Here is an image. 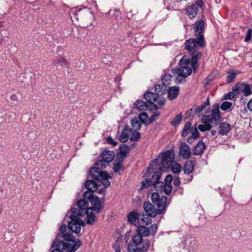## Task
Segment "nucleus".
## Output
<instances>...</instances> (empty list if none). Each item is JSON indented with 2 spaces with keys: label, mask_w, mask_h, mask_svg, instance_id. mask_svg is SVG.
<instances>
[{
  "label": "nucleus",
  "mask_w": 252,
  "mask_h": 252,
  "mask_svg": "<svg viewBox=\"0 0 252 252\" xmlns=\"http://www.w3.org/2000/svg\"><path fill=\"white\" fill-rule=\"evenodd\" d=\"M77 205L79 210L73 209L72 215L70 216V221L68 222L67 228L75 234L80 233L81 226L85 225V222L81 219L80 217L84 216L86 214V221L87 223L92 224L95 221L96 218L92 212V208H88V203L85 199L79 200Z\"/></svg>",
  "instance_id": "1"
},
{
  "label": "nucleus",
  "mask_w": 252,
  "mask_h": 252,
  "mask_svg": "<svg viewBox=\"0 0 252 252\" xmlns=\"http://www.w3.org/2000/svg\"><path fill=\"white\" fill-rule=\"evenodd\" d=\"M60 230L64 239L69 242L64 243L59 240H56L53 245L54 248L52 252H62L63 251L65 250H66L65 252H75L81 245V242L79 240H75L73 239L72 237L73 232L68 230L66 226L62 225Z\"/></svg>",
  "instance_id": "2"
},
{
  "label": "nucleus",
  "mask_w": 252,
  "mask_h": 252,
  "mask_svg": "<svg viewBox=\"0 0 252 252\" xmlns=\"http://www.w3.org/2000/svg\"><path fill=\"white\" fill-rule=\"evenodd\" d=\"M108 162L101 159L98 161L94 167L90 170V175L94 179L100 180L102 185L105 188H108L110 185V182L108 179L113 176V173L108 174L105 172L101 171L100 170L106 168Z\"/></svg>",
  "instance_id": "3"
},
{
  "label": "nucleus",
  "mask_w": 252,
  "mask_h": 252,
  "mask_svg": "<svg viewBox=\"0 0 252 252\" xmlns=\"http://www.w3.org/2000/svg\"><path fill=\"white\" fill-rule=\"evenodd\" d=\"M161 176V172L160 171H157L152 175L151 179H145L142 182L141 187L139 190L145 189L148 186H154V189L157 191L161 190L162 189L164 192L167 195L170 194L172 190L171 185L164 184L163 182L158 181L159 179Z\"/></svg>",
  "instance_id": "4"
},
{
  "label": "nucleus",
  "mask_w": 252,
  "mask_h": 252,
  "mask_svg": "<svg viewBox=\"0 0 252 252\" xmlns=\"http://www.w3.org/2000/svg\"><path fill=\"white\" fill-rule=\"evenodd\" d=\"M191 73V68L190 67V60L187 58L186 57H183L180 62V67L177 69L172 70V73L174 76H177L176 81L180 82L181 80L179 79L180 77L184 78L188 77Z\"/></svg>",
  "instance_id": "5"
},
{
  "label": "nucleus",
  "mask_w": 252,
  "mask_h": 252,
  "mask_svg": "<svg viewBox=\"0 0 252 252\" xmlns=\"http://www.w3.org/2000/svg\"><path fill=\"white\" fill-rule=\"evenodd\" d=\"M142 236L138 233L134 235L129 243L128 251L130 252H136L139 250H143V252L147 251L149 248L150 243L149 241L142 242Z\"/></svg>",
  "instance_id": "6"
},
{
  "label": "nucleus",
  "mask_w": 252,
  "mask_h": 252,
  "mask_svg": "<svg viewBox=\"0 0 252 252\" xmlns=\"http://www.w3.org/2000/svg\"><path fill=\"white\" fill-rule=\"evenodd\" d=\"M205 43L203 35H199V36H197L195 39L190 38L186 40L185 43V48L191 55L195 54L199 52V48L204 46Z\"/></svg>",
  "instance_id": "7"
},
{
  "label": "nucleus",
  "mask_w": 252,
  "mask_h": 252,
  "mask_svg": "<svg viewBox=\"0 0 252 252\" xmlns=\"http://www.w3.org/2000/svg\"><path fill=\"white\" fill-rule=\"evenodd\" d=\"M175 155L173 150H169L164 152L161 155V159L160 164L159 165V171H165L169 169L170 165L173 162Z\"/></svg>",
  "instance_id": "8"
},
{
  "label": "nucleus",
  "mask_w": 252,
  "mask_h": 252,
  "mask_svg": "<svg viewBox=\"0 0 252 252\" xmlns=\"http://www.w3.org/2000/svg\"><path fill=\"white\" fill-rule=\"evenodd\" d=\"M84 198L89 200L92 207V211L94 210L96 213H99L103 208L101 202L98 197L94 195L91 191H86L84 194Z\"/></svg>",
  "instance_id": "9"
},
{
  "label": "nucleus",
  "mask_w": 252,
  "mask_h": 252,
  "mask_svg": "<svg viewBox=\"0 0 252 252\" xmlns=\"http://www.w3.org/2000/svg\"><path fill=\"white\" fill-rule=\"evenodd\" d=\"M151 199L153 202L158 207V213H162L166 206L167 197L162 196L159 198L158 193L154 192L152 194Z\"/></svg>",
  "instance_id": "10"
},
{
  "label": "nucleus",
  "mask_w": 252,
  "mask_h": 252,
  "mask_svg": "<svg viewBox=\"0 0 252 252\" xmlns=\"http://www.w3.org/2000/svg\"><path fill=\"white\" fill-rule=\"evenodd\" d=\"M220 118L219 105L216 103L214 104L212 106L211 116L207 115L204 116L202 118V121L203 123L209 122L213 123V120H214V121H218Z\"/></svg>",
  "instance_id": "11"
},
{
  "label": "nucleus",
  "mask_w": 252,
  "mask_h": 252,
  "mask_svg": "<svg viewBox=\"0 0 252 252\" xmlns=\"http://www.w3.org/2000/svg\"><path fill=\"white\" fill-rule=\"evenodd\" d=\"M191 150L189 147L185 142L181 143L179 149V155L183 158L188 159L191 157Z\"/></svg>",
  "instance_id": "12"
},
{
  "label": "nucleus",
  "mask_w": 252,
  "mask_h": 252,
  "mask_svg": "<svg viewBox=\"0 0 252 252\" xmlns=\"http://www.w3.org/2000/svg\"><path fill=\"white\" fill-rule=\"evenodd\" d=\"M143 208L147 215L151 217L154 218L157 214H161L158 213V207H157V210H156L154 206L149 202H146L144 203Z\"/></svg>",
  "instance_id": "13"
},
{
  "label": "nucleus",
  "mask_w": 252,
  "mask_h": 252,
  "mask_svg": "<svg viewBox=\"0 0 252 252\" xmlns=\"http://www.w3.org/2000/svg\"><path fill=\"white\" fill-rule=\"evenodd\" d=\"M209 99L208 97L206 101L204 103V104H202L201 106H198L196 105H193L192 107L190 109V111L189 112H192L194 111V113H198V114L204 111L205 113H207V110L209 108Z\"/></svg>",
  "instance_id": "14"
},
{
  "label": "nucleus",
  "mask_w": 252,
  "mask_h": 252,
  "mask_svg": "<svg viewBox=\"0 0 252 252\" xmlns=\"http://www.w3.org/2000/svg\"><path fill=\"white\" fill-rule=\"evenodd\" d=\"M95 180L97 181V182L91 180H89L86 182L85 186L86 188L88 189V190L87 191H91L93 193L94 191L97 190L98 186L102 185V182L100 180Z\"/></svg>",
  "instance_id": "15"
},
{
  "label": "nucleus",
  "mask_w": 252,
  "mask_h": 252,
  "mask_svg": "<svg viewBox=\"0 0 252 252\" xmlns=\"http://www.w3.org/2000/svg\"><path fill=\"white\" fill-rule=\"evenodd\" d=\"M186 13L189 19L194 18L197 13V7L195 4L188 5L185 8Z\"/></svg>",
  "instance_id": "16"
},
{
  "label": "nucleus",
  "mask_w": 252,
  "mask_h": 252,
  "mask_svg": "<svg viewBox=\"0 0 252 252\" xmlns=\"http://www.w3.org/2000/svg\"><path fill=\"white\" fill-rule=\"evenodd\" d=\"M129 152L128 146L126 145H122L120 147V152L117 155V158L120 160H123L126 157Z\"/></svg>",
  "instance_id": "17"
},
{
  "label": "nucleus",
  "mask_w": 252,
  "mask_h": 252,
  "mask_svg": "<svg viewBox=\"0 0 252 252\" xmlns=\"http://www.w3.org/2000/svg\"><path fill=\"white\" fill-rule=\"evenodd\" d=\"M101 159L106 161V162H111L115 157V153L113 151L109 150H105L102 152L100 155Z\"/></svg>",
  "instance_id": "18"
},
{
  "label": "nucleus",
  "mask_w": 252,
  "mask_h": 252,
  "mask_svg": "<svg viewBox=\"0 0 252 252\" xmlns=\"http://www.w3.org/2000/svg\"><path fill=\"white\" fill-rule=\"evenodd\" d=\"M131 132V129L128 128L127 126H126L119 136V140L122 142H126L129 138Z\"/></svg>",
  "instance_id": "19"
},
{
  "label": "nucleus",
  "mask_w": 252,
  "mask_h": 252,
  "mask_svg": "<svg viewBox=\"0 0 252 252\" xmlns=\"http://www.w3.org/2000/svg\"><path fill=\"white\" fill-rule=\"evenodd\" d=\"M205 149V144L202 141H199L194 147L193 154L196 156L200 155L202 154Z\"/></svg>",
  "instance_id": "20"
},
{
  "label": "nucleus",
  "mask_w": 252,
  "mask_h": 252,
  "mask_svg": "<svg viewBox=\"0 0 252 252\" xmlns=\"http://www.w3.org/2000/svg\"><path fill=\"white\" fill-rule=\"evenodd\" d=\"M230 130V125L226 123H222L220 124L218 130L219 134L221 135L226 134Z\"/></svg>",
  "instance_id": "21"
},
{
  "label": "nucleus",
  "mask_w": 252,
  "mask_h": 252,
  "mask_svg": "<svg viewBox=\"0 0 252 252\" xmlns=\"http://www.w3.org/2000/svg\"><path fill=\"white\" fill-rule=\"evenodd\" d=\"M202 53L200 52H198L196 54H192L191 63H190V67L192 66L194 70L197 69L198 67V59L201 57Z\"/></svg>",
  "instance_id": "22"
},
{
  "label": "nucleus",
  "mask_w": 252,
  "mask_h": 252,
  "mask_svg": "<svg viewBox=\"0 0 252 252\" xmlns=\"http://www.w3.org/2000/svg\"><path fill=\"white\" fill-rule=\"evenodd\" d=\"M179 87H172L170 88L168 93V96L170 100L174 99L179 94Z\"/></svg>",
  "instance_id": "23"
},
{
  "label": "nucleus",
  "mask_w": 252,
  "mask_h": 252,
  "mask_svg": "<svg viewBox=\"0 0 252 252\" xmlns=\"http://www.w3.org/2000/svg\"><path fill=\"white\" fill-rule=\"evenodd\" d=\"M139 216L136 211L131 212L127 216L128 221L132 224L136 225Z\"/></svg>",
  "instance_id": "24"
},
{
  "label": "nucleus",
  "mask_w": 252,
  "mask_h": 252,
  "mask_svg": "<svg viewBox=\"0 0 252 252\" xmlns=\"http://www.w3.org/2000/svg\"><path fill=\"white\" fill-rule=\"evenodd\" d=\"M54 64L57 67H65L67 65L66 60L62 57L58 58L54 62Z\"/></svg>",
  "instance_id": "25"
},
{
  "label": "nucleus",
  "mask_w": 252,
  "mask_h": 252,
  "mask_svg": "<svg viewBox=\"0 0 252 252\" xmlns=\"http://www.w3.org/2000/svg\"><path fill=\"white\" fill-rule=\"evenodd\" d=\"M204 27V23L203 20H199L195 23V26L194 27V31L195 32V35H197V33H198V35H202L201 34V31L203 29Z\"/></svg>",
  "instance_id": "26"
},
{
  "label": "nucleus",
  "mask_w": 252,
  "mask_h": 252,
  "mask_svg": "<svg viewBox=\"0 0 252 252\" xmlns=\"http://www.w3.org/2000/svg\"><path fill=\"white\" fill-rule=\"evenodd\" d=\"M95 17L92 13H90L85 20V24L87 28H93L94 26Z\"/></svg>",
  "instance_id": "27"
},
{
  "label": "nucleus",
  "mask_w": 252,
  "mask_h": 252,
  "mask_svg": "<svg viewBox=\"0 0 252 252\" xmlns=\"http://www.w3.org/2000/svg\"><path fill=\"white\" fill-rule=\"evenodd\" d=\"M194 163L192 161H189L187 162L185 166L184 171L185 174H189L192 172L194 168Z\"/></svg>",
  "instance_id": "28"
},
{
  "label": "nucleus",
  "mask_w": 252,
  "mask_h": 252,
  "mask_svg": "<svg viewBox=\"0 0 252 252\" xmlns=\"http://www.w3.org/2000/svg\"><path fill=\"white\" fill-rule=\"evenodd\" d=\"M157 94L152 92H146L144 94L145 99L150 103H154Z\"/></svg>",
  "instance_id": "29"
},
{
  "label": "nucleus",
  "mask_w": 252,
  "mask_h": 252,
  "mask_svg": "<svg viewBox=\"0 0 252 252\" xmlns=\"http://www.w3.org/2000/svg\"><path fill=\"white\" fill-rule=\"evenodd\" d=\"M141 122L138 118H134L131 120V125L133 130H138L141 126Z\"/></svg>",
  "instance_id": "30"
},
{
  "label": "nucleus",
  "mask_w": 252,
  "mask_h": 252,
  "mask_svg": "<svg viewBox=\"0 0 252 252\" xmlns=\"http://www.w3.org/2000/svg\"><path fill=\"white\" fill-rule=\"evenodd\" d=\"M227 73L228 74L227 76V82L230 83L234 81L238 72L236 70H229Z\"/></svg>",
  "instance_id": "31"
},
{
  "label": "nucleus",
  "mask_w": 252,
  "mask_h": 252,
  "mask_svg": "<svg viewBox=\"0 0 252 252\" xmlns=\"http://www.w3.org/2000/svg\"><path fill=\"white\" fill-rule=\"evenodd\" d=\"M134 107L139 111L145 110L148 108L147 104L142 100H138L134 104Z\"/></svg>",
  "instance_id": "32"
},
{
  "label": "nucleus",
  "mask_w": 252,
  "mask_h": 252,
  "mask_svg": "<svg viewBox=\"0 0 252 252\" xmlns=\"http://www.w3.org/2000/svg\"><path fill=\"white\" fill-rule=\"evenodd\" d=\"M137 231L139 234L142 236H147L150 234L149 228L143 226H140L137 227Z\"/></svg>",
  "instance_id": "33"
},
{
  "label": "nucleus",
  "mask_w": 252,
  "mask_h": 252,
  "mask_svg": "<svg viewBox=\"0 0 252 252\" xmlns=\"http://www.w3.org/2000/svg\"><path fill=\"white\" fill-rule=\"evenodd\" d=\"M244 83L239 82L236 84L232 88V90L235 94H239L240 92H242Z\"/></svg>",
  "instance_id": "34"
},
{
  "label": "nucleus",
  "mask_w": 252,
  "mask_h": 252,
  "mask_svg": "<svg viewBox=\"0 0 252 252\" xmlns=\"http://www.w3.org/2000/svg\"><path fill=\"white\" fill-rule=\"evenodd\" d=\"M165 103V99L161 95L156 96L155 102H154V106L156 107H159Z\"/></svg>",
  "instance_id": "35"
},
{
  "label": "nucleus",
  "mask_w": 252,
  "mask_h": 252,
  "mask_svg": "<svg viewBox=\"0 0 252 252\" xmlns=\"http://www.w3.org/2000/svg\"><path fill=\"white\" fill-rule=\"evenodd\" d=\"M182 117L183 116L181 113L178 114L171 122V125L174 126H178L181 122Z\"/></svg>",
  "instance_id": "36"
},
{
  "label": "nucleus",
  "mask_w": 252,
  "mask_h": 252,
  "mask_svg": "<svg viewBox=\"0 0 252 252\" xmlns=\"http://www.w3.org/2000/svg\"><path fill=\"white\" fill-rule=\"evenodd\" d=\"M170 166L173 172L175 174H178L181 171V166L176 162H173Z\"/></svg>",
  "instance_id": "37"
},
{
  "label": "nucleus",
  "mask_w": 252,
  "mask_h": 252,
  "mask_svg": "<svg viewBox=\"0 0 252 252\" xmlns=\"http://www.w3.org/2000/svg\"><path fill=\"white\" fill-rule=\"evenodd\" d=\"M171 78H172V75L171 73H165L164 74L162 77L161 79L164 86L169 84Z\"/></svg>",
  "instance_id": "38"
},
{
  "label": "nucleus",
  "mask_w": 252,
  "mask_h": 252,
  "mask_svg": "<svg viewBox=\"0 0 252 252\" xmlns=\"http://www.w3.org/2000/svg\"><path fill=\"white\" fill-rule=\"evenodd\" d=\"M191 126V124L190 122H187L186 123L182 133V136H186L190 131H191L190 129Z\"/></svg>",
  "instance_id": "39"
},
{
  "label": "nucleus",
  "mask_w": 252,
  "mask_h": 252,
  "mask_svg": "<svg viewBox=\"0 0 252 252\" xmlns=\"http://www.w3.org/2000/svg\"><path fill=\"white\" fill-rule=\"evenodd\" d=\"M205 124L199 125L198 126V128L201 131H205L210 130L212 128L210 124L211 123L207 122L204 123Z\"/></svg>",
  "instance_id": "40"
},
{
  "label": "nucleus",
  "mask_w": 252,
  "mask_h": 252,
  "mask_svg": "<svg viewBox=\"0 0 252 252\" xmlns=\"http://www.w3.org/2000/svg\"><path fill=\"white\" fill-rule=\"evenodd\" d=\"M141 214L139 215V218L141 222L145 225H148L151 222L152 220L150 219L148 215H142V218H141Z\"/></svg>",
  "instance_id": "41"
},
{
  "label": "nucleus",
  "mask_w": 252,
  "mask_h": 252,
  "mask_svg": "<svg viewBox=\"0 0 252 252\" xmlns=\"http://www.w3.org/2000/svg\"><path fill=\"white\" fill-rule=\"evenodd\" d=\"M130 139L132 141H135L140 138V134L138 130L131 129V132L130 133Z\"/></svg>",
  "instance_id": "42"
},
{
  "label": "nucleus",
  "mask_w": 252,
  "mask_h": 252,
  "mask_svg": "<svg viewBox=\"0 0 252 252\" xmlns=\"http://www.w3.org/2000/svg\"><path fill=\"white\" fill-rule=\"evenodd\" d=\"M242 93H244L245 96H248L252 94L250 85L247 84H244Z\"/></svg>",
  "instance_id": "43"
},
{
  "label": "nucleus",
  "mask_w": 252,
  "mask_h": 252,
  "mask_svg": "<svg viewBox=\"0 0 252 252\" xmlns=\"http://www.w3.org/2000/svg\"><path fill=\"white\" fill-rule=\"evenodd\" d=\"M164 91V89L161 85L158 84L155 86V94L157 95L162 94Z\"/></svg>",
  "instance_id": "44"
},
{
  "label": "nucleus",
  "mask_w": 252,
  "mask_h": 252,
  "mask_svg": "<svg viewBox=\"0 0 252 252\" xmlns=\"http://www.w3.org/2000/svg\"><path fill=\"white\" fill-rule=\"evenodd\" d=\"M232 105L231 102L228 101H223L220 105V109L223 111H226L229 109Z\"/></svg>",
  "instance_id": "45"
},
{
  "label": "nucleus",
  "mask_w": 252,
  "mask_h": 252,
  "mask_svg": "<svg viewBox=\"0 0 252 252\" xmlns=\"http://www.w3.org/2000/svg\"><path fill=\"white\" fill-rule=\"evenodd\" d=\"M148 118V115L145 113H141L140 114H139L138 117L137 118L139 119V120L141 123H145L146 119Z\"/></svg>",
  "instance_id": "46"
},
{
  "label": "nucleus",
  "mask_w": 252,
  "mask_h": 252,
  "mask_svg": "<svg viewBox=\"0 0 252 252\" xmlns=\"http://www.w3.org/2000/svg\"><path fill=\"white\" fill-rule=\"evenodd\" d=\"M173 180L172 176L169 174L166 176L165 179V184H167V185H171V182Z\"/></svg>",
  "instance_id": "47"
},
{
  "label": "nucleus",
  "mask_w": 252,
  "mask_h": 252,
  "mask_svg": "<svg viewBox=\"0 0 252 252\" xmlns=\"http://www.w3.org/2000/svg\"><path fill=\"white\" fill-rule=\"evenodd\" d=\"M122 163L118 162L117 164H115L114 165L113 169L115 172H119L122 168Z\"/></svg>",
  "instance_id": "48"
},
{
  "label": "nucleus",
  "mask_w": 252,
  "mask_h": 252,
  "mask_svg": "<svg viewBox=\"0 0 252 252\" xmlns=\"http://www.w3.org/2000/svg\"><path fill=\"white\" fill-rule=\"evenodd\" d=\"M252 29H249L247 32V35L245 38V40L246 42H247L250 40V39L251 38V36H252Z\"/></svg>",
  "instance_id": "49"
},
{
  "label": "nucleus",
  "mask_w": 252,
  "mask_h": 252,
  "mask_svg": "<svg viewBox=\"0 0 252 252\" xmlns=\"http://www.w3.org/2000/svg\"><path fill=\"white\" fill-rule=\"evenodd\" d=\"M191 137L193 138H196L198 136L199 132L196 128L193 129L191 131Z\"/></svg>",
  "instance_id": "50"
},
{
  "label": "nucleus",
  "mask_w": 252,
  "mask_h": 252,
  "mask_svg": "<svg viewBox=\"0 0 252 252\" xmlns=\"http://www.w3.org/2000/svg\"><path fill=\"white\" fill-rule=\"evenodd\" d=\"M158 163V160L157 159H155L152 161V163L150 164L148 168L149 172H150L151 171H153L154 170V165H156Z\"/></svg>",
  "instance_id": "51"
},
{
  "label": "nucleus",
  "mask_w": 252,
  "mask_h": 252,
  "mask_svg": "<svg viewBox=\"0 0 252 252\" xmlns=\"http://www.w3.org/2000/svg\"><path fill=\"white\" fill-rule=\"evenodd\" d=\"M107 142L113 146H116L117 144V142L114 141V140L111 137H108L107 138Z\"/></svg>",
  "instance_id": "52"
},
{
  "label": "nucleus",
  "mask_w": 252,
  "mask_h": 252,
  "mask_svg": "<svg viewBox=\"0 0 252 252\" xmlns=\"http://www.w3.org/2000/svg\"><path fill=\"white\" fill-rule=\"evenodd\" d=\"M234 96L233 93L230 92L224 95V99H231Z\"/></svg>",
  "instance_id": "53"
},
{
  "label": "nucleus",
  "mask_w": 252,
  "mask_h": 252,
  "mask_svg": "<svg viewBox=\"0 0 252 252\" xmlns=\"http://www.w3.org/2000/svg\"><path fill=\"white\" fill-rule=\"evenodd\" d=\"M113 249L114 252H120V248L118 242H116L113 246Z\"/></svg>",
  "instance_id": "54"
},
{
  "label": "nucleus",
  "mask_w": 252,
  "mask_h": 252,
  "mask_svg": "<svg viewBox=\"0 0 252 252\" xmlns=\"http://www.w3.org/2000/svg\"><path fill=\"white\" fill-rule=\"evenodd\" d=\"M158 229V225L156 224H154L151 226V233L153 234H155Z\"/></svg>",
  "instance_id": "55"
},
{
  "label": "nucleus",
  "mask_w": 252,
  "mask_h": 252,
  "mask_svg": "<svg viewBox=\"0 0 252 252\" xmlns=\"http://www.w3.org/2000/svg\"><path fill=\"white\" fill-rule=\"evenodd\" d=\"M190 109L188 110L186 113V118H189L190 117H193L194 115L196 114V113H194V111L192 112H189Z\"/></svg>",
  "instance_id": "56"
},
{
  "label": "nucleus",
  "mask_w": 252,
  "mask_h": 252,
  "mask_svg": "<svg viewBox=\"0 0 252 252\" xmlns=\"http://www.w3.org/2000/svg\"><path fill=\"white\" fill-rule=\"evenodd\" d=\"M247 107L250 111H252V99H251L248 103Z\"/></svg>",
  "instance_id": "57"
},
{
  "label": "nucleus",
  "mask_w": 252,
  "mask_h": 252,
  "mask_svg": "<svg viewBox=\"0 0 252 252\" xmlns=\"http://www.w3.org/2000/svg\"><path fill=\"white\" fill-rule=\"evenodd\" d=\"M173 184H174V186L176 187H177L179 185L180 181H179L178 178H176L174 180Z\"/></svg>",
  "instance_id": "58"
},
{
  "label": "nucleus",
  "mask_w": 252,
  "mask_h": 252,
  "mask_svg": "<svg viewBox=\"0 0 252 252\" xmlns=\"http://www.w3.org/2000/svg\"><path fill=\"white\" fill-rule=\"evenodd\" d=\"M10 99H11V100H13V101H17L18 100V97H17V95L15 94H12L10 96Z\"/></svg>",
  "instance_id": "59"
},
{
  "label": "nucleus",
  "mask_w": 252,
  "mask_h": 252,
  "mask_svg": "<svg viewBox=\"0 0 252 252\" xmlns=\"http://www.w3.org/2000/svg\"><path fill=\"white\" fill-rule=\"evenodd\" d=\"M196 3L199 7H202L203 4L202 0H196Z\"/></svg>",
  "instance_id": "60"
},
{
  "label": "nucleus",
  "mask_w": 252,
  "mask_h": 252,
  "mask_svg": "<svg viewBox=\"0 0 252 252\" xmlns=\"http://www.w3.org/2000/svg\"><path fill=\"white\" fill-rule=\"evenodd\" d=\"M105 190L104 189H100L98 190V193L100 194H103L104 195Z\"/></svg>",
  "instance_id": "61"
},
{
  "label": "nucleus",
  "mask_w": 252,
  "mask_h": 252,
  "mask_svg": "<svg viewBox=\"0 0 252 252\" xmlns=\"http://www.w3.org/2000/svg\"><path fill=\"white\" fill-rule=\"evenodd\" d=\"M189 243L191 245L194 246L195 244V240H190Z\"/></svg>",
  "instance_id": "62"
},
{
  "label": "nucleus",
  "mask_w": 252,
  "mask_h": 252,
  "mask_svg": "<svg viewBox=\"0 0 252 252\" xmlns=\"http://www.w3.org/2000/svg\"><path fill=\"white\" fill-rule=\"evenodd\" d=\"M216 133V130H213L211 131V134L213 135H215Z\"/></svg>",
  "instance_id": "63"
},
{
  "label": "nucleus",
  "mask_w": 252,
  "mask_h": 252,
  "mask_svg": "<svg viewBox=\"0 0 252 252\" xmlns=\"http://www.w3.org/2000/svg\"><path fill=\"white\" fill-rule=\"evenodd\" d=\"M189 252H190L189 251Z\"/></svg>",
  "instance_id": "64"
}]
</instances>
